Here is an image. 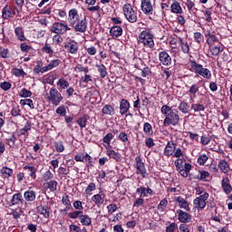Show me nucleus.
<instances>
[{
	"label": "nucleus",
	"instance_id": "f257e3e1",
	"mask_svg": "<svg viewBox=\"0 0 232 232\" xmlns=\"http://www.w3.org/2000/svg\"><path fill=\"white\" fill-rule=\"evenodd\" d=\"M161 114L164 115V126H177L180 122V115L177 109H172L168 105H163L160 109Z\"/></svg>",
	"mask_w": 232,
	"mask_h": 232
},
{
	"label": "nucleus",
	"instance_id": "f03ea898",
	"mask_svg": "<svg viewBox=\"0 0 232 232\" xmlns=\"http://www.w3.org/2000/svg\"><path fill=\"white\" fill-rule=\"evenodd\" d=\"M190 68L196 73V75H199L200 77H203V79H211V71L208 68H204V66L195 60H190Z\"/></svg>",
	"mask_w": 232,
	"mask_h": 232
},
{
	"label": "nucleus",
	"instance_id": "7ed1b4c3",
	"mask_svg": "<svg viewBox=\"0 0 232 232\" xmlns=\"http://www.w3.org/2000/svg\"><path fill=\"white\" fill-rule=\"evenodd\" d=\"M139 43L147 48H153L155 42L153 41V34L150 30H144L139 34Z\"/></svg>",
	"mask_w": 232,
	"mask_h": 232
},
{
	"label": "nucleus",
	"instance_id": "20e7f679",
	"mask_svg": "<svg viewBox=\"0 0 232 232\" xmlns=\"http://www.w3.org/2000/svg\"><path fill=\"white\" fill-rule=\"evenodd\" d=\"M122 10L123 15L125 16V19L129 21V23H137V10H135L133 6H131V4L127 3L123 5Z\"/></svg>",
	"mask_w": 232,
	"mask_h": 232
},
{
	"label": "nucleus",
	"instance_id": "39448f33",
	"mask_svg": "<svg viewBox=\"0 0 232 232\" xmlns=\"http://www.w3.org/2000/svg\"><path fill=\"white\" fill-rule=\"evenodd\" d=\"M63 94L55 87H52L49 93H47V100L53 106H59L63 102Z\"/></svg>",
	"mask_w": 232,
	"mask_h": 232
},
{
	"label": "nucleus",
	"instance_id": "423d86ee",
	"mask_svg": "<svg viewBox=\"0 0 232 232\" xmlns=\"http://www.w3.org/2000/svg\"><path fill=\"white\" fill-rule=\"evenodd\" d=\"M70 30H72V28H70L68 24L59 22L53 24L51 27V32L57 35H63V34H66Z\"/></svg>",
	"mask_w": 232,
	"mask_h": 232
},
{
	"label": "nucleus",
	"instance_id": "0eeeda50",
	"mask_svg": "<svg viewBox=\"0 0 232 232\" xmlns=\"http://www.w3.org/2000/svg\"><path fill=\"white\" fill-rule=\"evenodd\" d=\"M64 48L71 55H77L79 53V44L75 40L69 41L64 44Z\"/></svg>",
	"mask_w": 232,
	"mask_h": 232
},
{
	"label": "nucleus",
	"instance_id": "6e6552de",
	"mask_svg": "<svg viewBox=\"0 0 232 232\" xmlns=\"http://www.w3.org/2000/svg\"><path fill=\"white\" fill-rule=\"evenodd\" d=\"M72 28H74L75 32H80L81 34H84V32H86L88 28V20L86 19V17H83L82 19H79L74 24V26H72Z\"/></svg>",
	"mask_w": 232,
	"mask_h": 232
},
{
	"label": "nucleus",
	"instance_id": "1a4fd4ad",
	"mask_svg": "<svg viewBox=\"0 0 232 232\" xmlns=\"http://www.w3.org/2000/svg\"><path fill=\"white\" fill-rule=\"evenodd\" d=\"M135 162H136V169H137V174L141 175L143 179L146 178V166L144 165V162H142V159H140V156H137L135 158Z\"/></svg>",
	"mask_w": 232,
	"mask_h": 232
},
{
	"label": "nucleus",
	"instance_id": "9d476101",
	"mask_svg": "<svg viewBox=\"0 0 232 232\" xmlns=\"http://www.w3.org/2000/svg\"><path fill=\"white\" fill-rule=\"evenodd\" d=\"M178 220L181 222V224H189L191 221V214L188 213V211H184L182 209L177 210Z\"/></svg>",
	"mask_w": 232,
	"mask_h": 232
},
{
	"label": "nucleus",
	"instance_id": "9b49d317",
	"mask_svg": "<svg viewBox=\"0 0 232 232\" xmlns=\"http://www.w3.org/2000/svg\"><path fill=\"white\" fill-rule=\"evenodd\" d=\"M141 11L145 15L153 14V5L150 0H141Z\"/></svg>",
	"mask_w": 232,
	"mask_h": 232
},
{
	"label": "nucleus",
	"instance_id": "f8f14e48",
	"mask_svg": "<svg viewBox=\"0 0 232 232\" xmlns=\"http://www.w3.org/2000/svg\"><path fill=\"white\" fill-rule=\"evenodd\" d=\"M159 59L163 66H171V56L166 51H161L159 53Z\"/></svg>",
	"mask_w": 232,
	"mask_h": 232
},
{
	"label": "nucleus",
	"instance_id": "ddd939ff",
	"mask_svg": "<svg viewBox=\"0 0 232 232\" xmlns=\"http://www.w3.org/2000/svg\"><path fill=\"white\" fill-rule=\"evenodd\" d=\"M14 15H15V11H14L10 5H6L2 9V18L5 19V21L12 19Z\"/></svg>",
	"mask_w": 232,
	"mask_h": 232
},
{
	"label": "nucleus",
	"instance_id": "4468645a",
	"mask_svg": "<svg viewBox=\"0 0 232 232\" xmlns=\"http://www.w3.org/2000/svg\"><path fill=\"white\" fill-rule=\"evenodd\" d=\"M78 20H79V13L77 12V9H71L69 11V16H68L69 26H75Z\"/></svg>",
	"mask_w": 232,
	"mask_h": 232
},
{
	"label": "nucleus",
	"instance_id": "2eb2a0df",
	"mask_svg": "<svg viewBox=\"0 0 232 232\" xmlns=\"http://www.w3.org/2000/svg\"><path fill=\"white\" fill-rule=\"evenodd\" d=\"M175 202L178 203V206H179V208H180V209H184L187 212L191 211V208H189V203L184 198L176 197Z\"/></svg>",
	"mask_w": 232,
	"mask_h": 232
},
{
	"label": "nucleus",
	"instance_id": "dca6fc26",
	"mask_svg": "<svg viewBox=\"0 0 232 232\" xmlns=\"http://www.w3.org/2000/svg\"><path fill=\"white\" fill-rule=\"evenodd\" d=\"M38 213L43 215L44 218H50V211L52 208L48 205H40L36 208Z\"/></svg>",
	"mask_w": 232,
	"mask_h": 232
},
{
	"label": "nucleus",
	"instance_id": "f3484780",
	"mask_svg": "<svg viewBox=\"0 0 232 232\" xmlns=\"http://www.w3.org/2000/svg\"><path fill=\"white\" fill-rule=\"evenodd\" d=\"M177 148V144L173 141H168L165 149H164V155L165 157H171L173 153H175V150Z\"/></svg>",
	"mask_w": 232,
	"mask_h": 232
},
{
	"label": "nucleus",
	"instance_id": "a211bd4d",
	"mask_svg": "<svg viewBox=\"0 0 232 232\" xmlns=\"http://www.w3.org/2000/svg\"><path fill=\"white\" fill-rule=\"evenodd\" d=\"M221 187H222V189H223L224 193H226V195H229V193H231L232 187H231V183L229 181V178H223L222 179Z\"/></svg>",
	"mask_w": 232,
	"mask_h": 232
},
{
	"label": "nucleus",
	"instance_id": "6ab92c4d",
	"mask_svg": "<svg viewBox=\"0 0 232 232\" xmlns=\"http://www.w3.org/2000/svg\"><path fill=\"white\" fill-rule=\"evenodd\" d=\"M130 108V102L126 99H122L120 102V113L121 115H126V112L129 111Z\"/></svg>",
	"mask_w": 232,
	"mask_h": 232
},
{
	"label": "nucleus",
	"instance_id": "aec40b11",
	"mask_svg": "<svg viewBox=\"0 0 232 232\" xmlns=\"http://www.w3.org/2000/svg\"><path fill=\"white\" fill-rule=\"evenodd\" d=\"M11 203L13 206H17L19 204H24V198H23V194H21V192L14 194Z\"/></svg>",
	"mask_w": 232,
	"mask_h": 232
},
{
	"label": "nucleus",
	"instance_id": "412c9836",
	"mask_svg": "<svg viewBox=\"0 0 232 232\" xmlns=\"http://www.w3.org/2000/svg\"><path fill=\"white\" fill-rule=\"evenodd\" d=\"M24 169L25 171H27L29 177H31V179H33V180H35V179H37V169L34 166H30V165H25L24 167Z\"/></svg>",
	"mask_w": 232,
	"mask_h": 232
},
{
	"label": "nucleus",
	"instance_id": "4be33fe9",
	"mask_svg": "<svg viewBox=\"0 0 232 232\" xmlns=\"http://www.w3.org/2000/svg\"><path fill=\"white\" fill-rule=\"evenodd\" d=\"M14 35L18 41H26V36H24V31H23V26H17L14 28Z\"/></svg>",
	"mask_w": 232,
	"mask_h": 232
},
{
	"label": "nucleus",
	"instance_id": "5701e85b",
	"mask_svg": "<svg viewBox=\"0 0 232 232\" xmlns=\"http://www.w3.org/2000/svg\"><path fill=\"white\" fill-rule=\"evenodd\" d=\"M37 197V193L34 190H26L24 193V198L26 202H34Z\"/></svg>",
	"mask_w": 232,
	"mask_h": 232
},
{
	"label": "nucleus",
	"instance_id": "b1692460",
	"mask_svg": "<svg viewBox=\"0 0 232 232\" xmlns=\"http://www.w3.org/2000/svg\"><path fill=\"white\" fill-rule=\"evenodd\" d=\"M110 34L112 37H121L122 35V27L114 25L110 29Z\"/></svg>",
	"mask_w": 232,
	"mask_h": 232
},
{
	"label": "nucleus",
	"instance_id": "393cba45",
	"mask_svg": "<svg viewBox=\"0 0 232 232\" xmlns=\"http://www.w3.org/2000/svg\"><path fill=\"white\" fill-rule=\"evenodd\" d=\"M90 119V116L88 114H83L82 117L78 118L77 124L80 126V128L82 130L86 128V124H88V120Z\"/></svg>",
	"mask_w": 232,
	"mask_h": 232
},
{
	"label": "nucleus",
	"instance_id": "a878e982",
	"mask_svg": "<svg viewBox=\"0 0 232 232\" xmlns=\"http://www.w3.org/2000/svg\"><path fill=\"white\" fill-rule=\"evenodd\" d=\"M170 10L172 14H183L182 7L180 6V3L175 1L173 4L170 5Z\"/></svg>",
	"mask_w": 232,
	"mask_h": 232
},
{
	"label": "nucleus",
	"instance_id": "bb28decb",
	"mask_svg": "<svg viewBox=\"0 0 232 232\" xmlns=\"http://www.w3.org/2000/svg\"><path fill=\"white\" fill-rule=\"evenodd\" d=\"M143 131L146 137H151V135H153V126H151V123L145 122L143 124Z\"/></svg>",
	"mask_w": 232,
	"mask_h": 232
},
{
	"label": "nucleus",
	"instance_id": "cd10ccee",
	"mask_svg": "<svg viewBox=\"0 0 232 232\" xmlns=\"http://www.w3.org/2000/svg\"><path fill=\"white\" fill-rule=\"evenodd\" d=\"M96 68L102 79H106V77L108 76V70L106 69V66H104V64H97Z\"/></svg>",
	"mask_w": 232,
	"mask_h": 232
},
{
	"label": "nucleus",
	"instance_id": "c85d7f7f",
	"mask_svg": "<svg viewBox=\"0 0 232 232\" xmlns=\"http://www.w3.org/2000/svg\"><path fill=\"white\" fill-rule=\"evenodd\" d=\"M1 173H2L4 179H10V177H12V175H14V169H12L8 167H3L1 169Z\"/></svg>",
	"mask_w": 232,
	"mask_h": 232
},
{
	"label": "nucleus",
	"instance_id": "c756f323",
	"mask_svg": "<svg viewBox=\"0 0 232 232\" xmlns=\"http://www.w3.org/2000/svg\"><path fill=\"white\" fill-rule=\"evenodd\" d=\"M196 179H198V180L208 182V179H209V172L206 170H198V175L196 177Z\"/></svg>",
	"mask_w": 232,
	"mask_h": 232
},
{
	"label": "nucleus",
	"instance_id": "7c9ffc66",
	"mask_svg": "<svg viewBox=\"0 0 232 232\" xmlns=\"http://www.w3.org/2000/svg\"><path fill=\"white\" fill-rule=\"evenodd\" d=\"M107 155L108 157H110V159H113V160H116V162H119V160H121V154L113 150H107Z\"/></svg>",
	"mask_w": 232,
	"mask_h": 232
},
{
	"label": "nucleus",
	"instance_id": "2f4dec72",
	"mask_svg": "<svg viewBox=\"0 0 232 232\" xmlns=\"http://www.w3.org/2000/svg\"><path fill=\"white\" fill-rule=\"evenodd\" d=\"M61 64V60L55 59L52 60L47 66H45L46 72H50V70H53V68H57Z\"/></svg>",
	"mask_w": 232,
	"mask_h": 232
},
{
	"label": "nucleus",
	"instance_id": "473e14b6",
	"mask_svg": "<svg viewBox=\"0 0 232 232\" xmlns=\"http://www.w3.org/2000/svg\"><path fill=\"white\" fill-rule=\"evenodd\" d=\"M92 200L94 202L96 206H102L104 204V198L100 194H95L92 197Z\"/></svg>",
	"mask_w": 232,
	"mask_h": 232
},
{
	"label": "nucleus",
	"instance_id": "72a5a7b5",
	"mask_svg": "<svg viewBox=\"0 0 232 232\" xmlns=\"http://www.w3.org/2000/svg\"><path fill=\"white\" fill-rule=\"evenodd\" d=\"M103 115H115V109L111 105H105L102 110Z\"/></svg>",
	"mask_w": 232,
	"mask_h": 232
},
{
	"label": "nucleus",
	"instance_id": "f704fd0d",
	"mask_svg": "<svg viewBox=\"0 0 232 232\" xmlns=\"http://www.w3.org/2000/svg\"><path fill=\"white\" fill-rule=\"evenodd\" d=\"M80 222L82 226H92V218L88 215L82 214Z\"/></svg>",
	"mask_w": 232,
	"mask_h": 232
},
{
	"label": "nucleus",
	"instance_id": "c9c22d12",
	"mask_svg": "<svg viewBox=\"0 0 232 232\" xmlns=\"http://www.w3.org/2000/svg\"><path fill=\"white\" fill-rule=\"evenodd\" d=\"M56 84L59 86L60 90H66L70 86V82L64 78L59 79Z\"/></svg>",
	"mask_w": 232,
	"mask_h": 232
},
{
	"label": "nucleus",
	"instance_id": "e433bc0d",
	"mask_svg": "<svg viewBox=\"0 0 232 232\" xmlns=\"http://www.w3.org/2000/svg\"><path fill=\"white\" fill-rule=\"evenodd\" d=\"M179 39L181 46V52H183V53H189V44H188V42L184 41L182 37H179Z\"/></svg>",
	"mask_w": 232,
	"mask_h": 232
},
{
	"label": "nucleus",
	"instance_id": "4c0bfd02",
	"mask_svg": "<svg viewBox=\"0 0 232 232\" xmlns=\"http://www.w3.org/2000/svg\"><path fill=\"white\" fill-rule=\"evenodd\" d=\"M209 50L211 55H214L215 57L218 56L221 52H224V48L213 45L209 47Z\"/></svg>",
	"mask_w": 232,
	"mask_h": 232
},
{
	"label": "nucleus",
	"instance_id": "58836bf2",
	"mask_svg": "<svg viewBox=\"0 0 232 232\" xmlns=\"http://www.w3.org/2000/svg\"><path fill=\"white\" fill-rule=\"evenodd\" d=\"M179 110L181 113H189V104L186 102H181L179 105Z\"/></svg>",
	"mask_w": 232,
	"mask_h": 232
},
{
	"label": "nucleus",
	"instance_id": "ea45409f",
	"mask_svg": "<svg viewBox=\"0 0 232 232\" xmlns=\"http://www.w3.org/2000/svg\"><path fill=\"white\" fill-rule=\"evenodd\" d=\"M207 38V43L209 46H213L216 43H218V37L215 35V34H210L208 36H205Z\"/></svg>",
	"mask_w": 232,
	"mask_h": 232
},
{
	"label": "nucleus",
	"instance_id": "a19ab883",
	"mask_svg": "<svg viewBox=\"0 0 232 232\" xmlns=\"http://www.w3.org/2000/svg\"><path fill=\"white\" fill-rule=\"evenodd\" d=\"M194 208H197L198 209H204L206 208V201H202L201 199H198L196 198L193 201Z\"/></svg>",
	"mask_w": 232,
	"mask_h": 232
},
{
	"label": "nucleus",
	"instance_id": "79ce46f5",
	"mask_svg": "<svg viewBox=\"0 0 232 232\" xmlns=\"http://www.w3.org/2000/svg\"><path fill=\"white\" fill-rule=\"evenodd\" d=\"M218 168L223 173H227V169H229V164L225 160H222L218 162Z\"/></svg>",
	"mask_w": 232,
	"mask_h": 232
},
{
	"label": "nucleus",
	"instance_id": "37998d69",
	"mask_svg": "<svg viewBox=\"0 0 232 232\" xmlns=\"http://www.w3.org/2000/svg\"><path fill=\"white\" fill-rule=\"evenodd\" d=\"M202 12L205 15L204 19L207 21V23H212L213 22V17H211V15H212L213 13L211 11V8L207 9V10L202 11Z\"/></svg>",
	"mask_w": 232,
	"mask_h": 232
},
{
	"label": "nucleus",
	"instance_id": "c03bdc74",
	"mask_svg": "<svg viewBox=\"0 0 232 232\" xmlns=\"http://www.w3.org/2000/svg\"><path fill=\"white\" fill-rule=\"evenodd\" d=\"M166 208H168V199L164 198L162 199L160 204L158 205V209L159 211H160L161 213H164V211H166Z\"/></svg>",
	"mask_w": 232,
	"mask_h": 232
},
{
	"label": "nucleus",
	"instance_id": "a18cd8bd",
	"mask_svg": "<svg viewBox=\"0 0 232 232\" xmlns=\"http://www.w3.org/2000/svg\"><path fill=\"white\" fill-rule=\"evenodd\" d=\"M203 33L205 37H208L215 34V31L213 30V27L211 25L208 24L203 28Z\"/></svg>",
	"mask_w": 232,
	"mask_h": 232
},
{
	"label": "nucleus",
	"instance_id": "49530a36",
	"mask_svg": "<svg viewBox=\"0 0 232 232\" xmlns=\"http://www.w3.org/2000/svg\"><path fill=\"white\" fill-rule=\"evenodd\" d=\"M0 57L2 59H8L10 57V50H8V48L0 47Z\"/></svg>",
	"mask_w": 232,
	"mask_h": 232
},
{
	"label": "nucleus",
	"instance_id": "de8ad7c7",
	"mask_svg": "<svg viewBox=\"0 0 232 232\" xmlns=\"http://www.w3.org/2000/svg\"><path fill=\"white\" fill-rule=\"evenodd\" d=\"M82 214H83V212L81 210H74L72 212H70L68 214V217H69V218H73V219L81 218V217H82Z\"/></svg>",
	"mask_w": 232,
	"mask_h": 232
},
{
	"label": "nucleus",
	"instance_id": "09e8293b",
	"mask_svg": "<svg viewBox=\"0 0 232 232\" xmlns=\"http://www.w3.org/2000/svg\"><path fill=\"white\" fill-rule=\"evenodd\" d=\"M5 140L9 148H14V146H15V141L17 140V138L15 137V134H12V136L10 138H7Z\"/></svg>",
	"mask_w": 232,
	"mask_h": 232
},
{
	"label": "nucleus",
	"instance_id": "8fccbe9b",
	"mask_svg": "<svg viewBox=\"0 0 232 232\" xmlns=\"http://www.w3.org/2000/svg\"><path fill=\"white\" fill-rule=\"evenodd\" d=\"M20 104L22 106H29L32 110H34V101L32 99H25V100H21Z\"/></svg>",
	"mask_w": 232,
	"mask_h": 232
},
{
	"label": "nucleus",
	"instance_id": "3c124183",
	"mask_svg": "<svg viewBox=\"0 0 232 232\" xmlns=\"http://www.w3.org/2000/svg\"><path fill=\"white\" fill-rule=\"evenodd\" d=\"M191 109L194 111H206V107H204L203 104H200V103H194L191 105Z\"/></svg>",
	"mask_w": 232,
	"mask_h": 232
},
{
	"label": "nucleus",
	"instance_id": "603ef678",
	"mask_svg": "<svg viewBox=\"0 0 232 232\" xmlns=\"http://www.w3.org/2000/svg\"><path fill=\"white\" fill-rule=\"evenodd\" d=\"M208 159L209 158L208 157V155L201 154L198 158V164H199V166H204V164H206V162H208Z\"/></svg>",
	"mask_w": 232,
	"mask_h": 232
},
{
	"label": "nucleus",
	"instance_id": "864d4df0",
	"mask_svg": "<svg viewBox=\"0 0 232 232\" xmlns=\"http://www.w3.org/2000/svg\"><path fill=\"white\" fill-rule=\"evenodd\" d=\"M47 184V188L48 189H50V191L53 192V191H57V181L55 180H51L49 182L46 183Z\"/></svg>",
	"mask_w": 232,
	"mask_h": 232
},
{
	"label": "nucleus",
	"instance_id": "5fc2aeb1",
	"mask_svg": "<svg viewBox=\"0 0 232 232\" xmlns=\"http://www.w3.org/2000/svg\"><path fill=\"white\" fill-rule=\"evenodd\" d=\"M111 140H113V134L111 132L107 133L103 137V142L107 144V146H110V144H111Z\"/></svg>",
	"mask_w": 232,
	"mask_h": 232
},
{
	"label": "nucleus",
	"instance_id": "6e6d98bb",
	"mask_svg": "<svg viewBox=\"0 0 232 232\" xmlns=\"http://www.w3.org/2000/svg\"><path fill=\"white\" fill-rule=\"evenodd\" d=\"M42 52L44 53H47L48 55H53V50L50 44H45L44 46L42 48Z\"/></svg>",
	"mask_w": 232,
	"mask_h": 232
},
{
	"label": "nucleus",
	"instance_id": "4d7b16f0",
	"mask_svg": "<svg viewBox=\"0 0 232 232\" xmlns=\"http://www.w3.org/2000/svg\"><path fill=\"white\" fill-rule=\"evenodd\" d=\"M95 189H97V186L95 185V183L92 182L87 186L85 189V194L92 195V191H95Z\"/></svg>",
	"mask_w": 232,
	"mask_h": 232
},
{
	"label": "nucleus",
	"instance_id": "13d9d810",
	"mask_svg": "<svg viewBox=\"0 0 232 232\" xmlns=\"http://www.w3.org/2000/svg\"><path fill=\"white\" fill-rule=\"evenodd\" d=\"M54 148L58 153H63V151H64V145L63 144V141H55Z\"/></svg>",
	"mask_w": 232,
	"mask_h": 232
},
{
	"label": "nucleus",
	"instance_id": "bf43d9fd",
	"mask_svg": "<svg viewBox=\"0 0 232 232\" xmlns=\"http://www.w3.org/2000/svg\"><path fill=\"white\" fill-rule=\"evenodd\" d=\"M33 72L34 75H39V73H46V67H37V65H35L33 69Z\"/></svg>",
	"mask_w": 232,
	"mask_h": 232
},
{
	"label": "nucleus",
	"instance_id": "052dcab7",
	"mask_svg": "<svg viewBox=\"0 0 232 232\" xmlns=\"http://www.w3.org/2000/svg\"><path fill=\"white\" fill-rule=\"evenodd\" d=\"M20 50L24 53H28V52H30L32 50V46L26 44V43H23L20 44Z\"/></svg>",
	"mask_w": 232,
	"mask_h": 232
},
{
	"label": "nucleus",
	"instance_id": "680f3d73",
	"mask_svg": "<svg viewBox=\"0 0 232 232\" xmlns=\"http://www.w3.org/2000/svg\"><path fill=\"white\" fill-rule=\"evenodd\" d=\"M11 115L12 117H20L21 109L19 108V106L13 107V109L11 110Z\"/></svg>",
	"mask_w": 232,
	"mask_h": 232
},
{
	"label": "nucleus",
	"instance_id": "e2e57ef3",
	"mask_svg": "<svg viewBox=\"0 0 232 232\" xmlns=\"http://www.w3.org/2000/svg\"><path fill=\"white\" fill-rule=\"evenodd\" d=\"M136 193L140 195V197H148V193H146V187L141 186L136 189Z\"/></svg>",
	"mask_w": 232,
	"mask_h": 232
},
{
	"label": "nucleus",
	"instance_id": "0e129e2a",
	"mask_svg": "<svg viewBox=\"0 0 232 232\" xmlns=\"http://www.w3.org/2000/svg\"><path fill=\"white\" fill-rule=\"evenodd\" d=\"M173 157H175V159H180V157H184V151H182V149L176 148L173 153Z\"/></svg>",
	"mask_w": 232,
	"mask_h": 232
},
{
	"label": "nucleus",
	"instance_id": "69168bd1",
	"mask_svg": "<svg viewBox=\"0 0 232 232\" xmlns=\"http://www.w3.org/2000/svg\"><path fill=\"white\" fill-rule=\"evenodd\" d=\"M194 39L196 43L200 44L201 42L204 41V35L200 34L199 32L194 33Z\"/></svg>",
	"mask_w": 232,
	"mask_h": 232
},
{
	"label": "nucleus",
	"instance_id": "338daca9",
	"mask_svg": "<svg viewBox=\"0 0 232 232\" xmlns=\"http://www.w3.org/2000/svg\"><path fill=\"white\" fill-rule=\"evenodd\" d=\"M197 92H198V85L192 84L188 91V93H189L190 95H195Z\"/></svg>",
	"mask_w": 232,
	"mask_h": 232
},
{
	"label": "nucleus",
	"instance_id": "774afa93",
	"mask_svg": "<svg viewBox=\"0 0 232 232\" xmlns=\"http://www.w3.org/2000/svg\"><path fill=\"white\" fill-rule=\"evenodd\" d=\"M20 97H23V98L32 97V92L24 88L21 90Z\"/></svg>",
	"mask_w": 232,
	"mask_h": 232
}]
</instances>
